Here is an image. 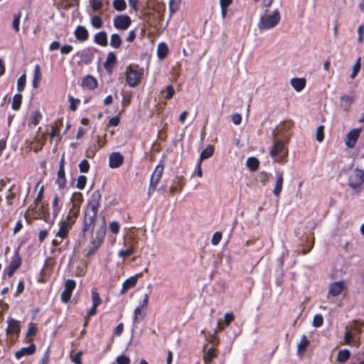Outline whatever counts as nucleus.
<instances>
[{"mask_svg": "<svg viewBox=\"0 0 364 364\" xmlns=\"http://www.w3.org/2000/svg\"><path fill=\"white\" fill-rule=\"evenodd\" d=\"M181 0H169V9L171 12L176 11L178 9Z\"/></svg>", "mask_w": 364, "mask_h": 364, "instance_id": "0e129e2a", "label": "nucleus"}, {"mask_svg": "<svg viewBox=\"0 0 364 364\" xmlns=\"http://www.w3.org/2000/svg\"><path fill=\"white\" fill-rule=\"evenodd\" d=\"M49 358H50V351L48 349L43 354V355L41 358V360L39 361L38 364H49Z\"/></svg>", "mask_w": 364, "mask_h": 364, "instance_id": "774afa93", "label": "nucleus"}, {"mask_svg": "<svg viewBox=\"0 0 364 364\" xmlns=\"http://www.w3.org/2000/svg\"><path fill=\"white\" fill-rule=\"evenodd\" d=\"M95 51V50L91 48H86L82 50L80 58L85 64H89L92 61Z\"/></svg>", "mask_w": 364, "mask_h": 364, "instance_id": "c756f323", "label": "nucleus"}, {"mask_svg": "<svg viewBox=\"0 0 364 364\" xmlns=\"http://www.w3.org/2000/svg\"><path fill=\"white\" fill-rule=\"evenodd\" d=\"M141 274L132 276L127 279L122 284L120 294H124L129 289L134 287L138 282V278Z\"/></svg>", "mask_w": 364, "mask_h": 364, "instance_id": "f3484780", "label": "nucleus"}, {"mask_svg": "<svg viewBox=\"0 0 364 364\" xmlns=\"http://www.w3.org/2000/svg\"><path fill=\"white\" fill-rule=\"evenodd\" d=\"M7 323L8 326L6 329V332L8 335H18L20 333L21 326L19 321L11 317H9L7 319Z\"/></svg>", "mask_w": 364, "mask_h": 364, "instance_id": "2eb2a0df", "label": "nucleus"}, {"mask_svg": "<svg viewBox=\"0 0 364 364\" xmlns=\"http://www.w3.org/2000/svg\"><path fill=\"white\" fill-rule=\"evenodd\" d=\"M124 163V156L120 152H112L109 156V166L112 168H117Z\"/></svg>", "mask_w": 364, "mask_h": 364, "instance_id": "4468645a", "label": "nucleus"}, {"mask_svg": "<svg viewBox=\"0 0 364 364\" xmlns=\"http://www.w3.org/2000/svg\"><path fill=\"white\" fill-rule=\"evenodd\" d=\"M364 182V171L356 168L349 176L348 185L353 188L360 187Z\"/></svg>", "mask_w": 364, "mask_h": 364, "instance_id": "6e6552de", "label": "nucleus"}, {"mask_svg": "<svg viewBox=\"0 0 364 364\" xmlns=\"http://www.w3.org/2000/svg\"><path fill=\"white\" fill-rule=\"evenodd\" d=\"M63 126V119H58L55 121V124L51 128L50 137L54 138L56 134L60 132V127Z\"/></svg>", "mask_w": 364, "mask_h": 364, "instance_id": "c03bdc74", "label": "nucleus"}, {"mask_svg": "<svg viewBox=\"0 0 364 364\" xmlns=\"http://www.w3.org/2000/svg\"><path fill=\"white\" fill-rule=\"evenodd\" d=\"M214 154V146L212 145H208L205 149H203L200 154L199 160L200 161H202L205 159H207L210 157H211Z\"/></svg>", "mask_w": 364, "mask_h": 364, "instance_id": "4c0bfd02", "label": "nucleus"}, {"mask_svg": "<svg viewBox=\"0 0 364 364\" xmlns=\"http://www.w3.org/2000/svg\"><path fill=\"white\" fill-rule=\"evenodd\" d=\"M73 225L69 222H65L63 220L59 223V229L55 233V237H60L62 239H67Z\"/></svg>", "mask_w": 364, "mask_h": 364, "instance_id": "ddd939ff", "label": "nucleus"}, {"mask_svg": "<svg viewBox=\"0 0 364 364\" xmlns=\"http://www.w3.org/2000/svg\"><path fill=\"white\" fill-rule=\"evenodd\" d=\"M68 101L70 102V109L73 112L76 111L80 104V100L78 98H74L71 95H68Z\"/></svg>", "mask_w": 364, "mask_h": 364, "instance_id": "8fccbe9b", "label": "nucleus"}, {"mask_svg": "<svg viewBox=\"0 0 364 364\" xmlns=\"http://www.w3.org/2000/svg\"><path fill=\"white\" fill-rule=\"evenodd\" d=\"M290 84L296 92H301L306 86V79L298 77L292 78L290 80Z\"/></svg>", "mask_w": 364, "mask_h": 364, "instance_id": "7c9ffc66", "label": "nucleus"}, {"mask_svg": "<svg viewBox=\"0 0 364 364\" xmlns=\"http://www.w3.org/2000/svg\"><path fill=\"white\" fill-rule=\"evenodd\" d=\"M284 151V143L282 141H277L274 146H272L269 154L274 159V161L278 162H282L283 161V158L285 154Z\"/></svg>", "mask_w": 364, "mask_h": 364, "instance_id": "9b49d317", "label": "nucleus"}, {"mask_svg": "<svg viewBox=\"0 0 364 364\" xmlns=\"http://www.w3.org/2000/svg\"><path fill=\"white\" fill-rule=\"evenodd\" d=\"M132 93L131 92H126L122 93V112H123L132 102Z\"/></svg>", "mask_w": 364, "mask_h": 364, "instance_id": "ea45409f", "label": "nucleus"}, {"mask_svg": "<svg viewBox=\"0 0 364 364\" xmlns=\"http://www.w3.org/2000/svg\"><path fill=\"white\" fill-rule=\"evenodd\" d=\"M26 75L24 73L17 80V90L19 92L23 91L26 87Z\"/></svg>", "mask_w": 364, "mask_h": 364, "instance_id": "3c124183", "label": "nucleus"}, {"mask_svg": "<svg viewBox=\"0 0 364 364\" xmlns=\"http://www.w3.org/2000/svg\"><path fill=\"white\" fill-rule=\"evenodd\" d=\"M116 362L117 364H129L130 359L126 355H119L117 358Z\"/></svg>", "mask_w": 364, "mask_h": 364, "instance_id": "69168bd1", "label": "nucleus"}, {"mask_svg": "<svg viewBox=\"0 0 364 364\" xmlns=\"http://www.w3.org/2000/svg\"><path fill=\"white\" fill-rule=\"evenodd\" d=\"M132 20L128 15H117L113 18L114 27L117 30H127L131 25Z\"/></svg>", "mask_w": 364, "mask_h": 364, "instance_id": "9d476101", "label": "nucleus"}, {"mask_svg": "<svg viewBox=\"0 0 364 364\" xmlns=\"http://www.w3.org/2000/svg\"><path fill=\"white\" fill-rule=\"evenodd\" d=\"M86 183L87 177L84 175H80L77 178L76 187L82 190L85 187Z\"/></svg>", "mask_w": 364, "mask_h": 364, "instance_id": "bf43d9fd", "label": "nucleus"}, {"mask_svg": "<svg viewBox=\"0 0 364 364\" xmlns=\"http://www.w3.org/2000/svg\"><path fill=\"white\" fill-rule=\"evenodd\" d=\"M91 23L95 28H100L103 25L102 20L99 16H93L91 18Z\"/></svg>", "mask_w": 364, "mask_h": 364, "instance_id": "5fc2aeb1", "label": "nucleus"}, {"mask_svg": "<svg viewBox=\"0 0 364 364\" xmlns=\"http://www.w3.org/2000/svg\"><path fill=\"white\" fill-rule=\"evenodd\" d=\"M117 63V57L116 55L113 52H109L107 54V59L104 63V68L108 72L111 73L112 71L114 65Z\"/></svg>", "mask_w": 364, "mask_h": 364, "instance_id": "bb28decb", "label": "nucleus"}, {"mask_svg": "<svg viewBox=\"0 0 364 364\" xmlns=\"http://www.w3.org/2000/svg\"><path fill=\"white\" fill-rule=\"evenodd\" d=\"M21 18V12H18L14 14V18L12 21V28L14 31L18 33L20 31V20Z\"/></svg>", "mask_w": 364, "mask_h": 364, "instance_id": "a18cd8bd", "label": "nucleus"}, {"mask_svg": "<svg viewBox=\"0 0 364 364\" xmlns=\"http://www.w3.org/2000/svg\"><path fill=\"white\" fill-rule=\"evenodd\" d=\"M72 205L78 207L80 209L82 203L83 202V196L80 192H75L71 197Z\"/></svg>", "mask_w": 364, "mask_h": 364, "instance_id": "58836bf2", "label": "nucleus"}, {"mask_svg": "<svg viewBox=\"0 0 364 364\" xmlns=\"http://www.w3.org/2000/svg\"><path fill=\"white\" fill-rule=\"evenodd\" d=\"M168 53V48L166 43H160L157 47V55L161 60L164 59Z\"/></svg>", "mask_w": 364, "mask_h": 364, "instance_id": "e433bc0d", "label": "nucleus"}, {"mask_svg": "<svg viewBox=\"0 0 364 364\" xmlns=\"http://www.w3.org/2000/svg\"><path fill=\"white\" fill-rule=\"evenodd\" d=\"M246 165L251 171H254L258 169L259 162L257 158L250 157L247 159Z\"/></svg>", "mask_w": 364, "mask_h": 364, "instance_id": "37998d69", "label": "nucleus"}, {"mask_svg": "<svg viewBox=\"0 0 364 364\" xmlns=\"http://www.w3.org/2000/svg\"><path fill=\"white\" fill-rule=\"evenodd\" d=\"M65 289L60 294L62 302L67 304L70 301L73 290L76 287V282L73 279H68L65 282Z\"/></svg>", "mask_w": 364, "mask_h": 364, "instance_id": "1a4fd4ad", "label": "nucleus"}, {"mask_svg": "<svg viewBox=\"0 0 364 364\" xmlns=\"http://www.w3.org/2000/svg\"><path fill=\"white\" fill-rule=\"evenodd\" d=\"M113 8L117 11H124L127 9V4L124 0H114Z\"/></svg>", "mask_w": 364, "mask_h": 364, "instance_id": "de8ad7c7", "label": "nucleus"}, {"mask_svg": "<svg viewBox=\"0 0 364 364\" xmlns=\"http://www.w3.org/2000/svg\"><path fill=\"white\" fill-rule=\"evenodd\" d=\"M122 39L119 34L113 33L110 38V46L114 48H119L122 45Z\"/></svg>", "mask_w": 364, "mask_h": 364, "instance_id": "79ce46f5", "label": "nucleus"}, {"mask_svg": "<svg viewBox=\"0 0 364 364\" xmlns=\"http://www.w3.org/2000/svg\"><path fill=\"white\" fill-rule=\"evenodd\" d=\"M310 341L306 335H303L299 343L297 344L296 354L299 358H303L307 347L309 346Z\"/></svg>", "mask_w": 364, "mask_h": 364, "instance_id": "4be33fe9", "label": "nucleus"}, {"mask_svg": "<svg viewBox=\"0 0 364 364\" xmlns=\"http://www.w3.org/2000/svg\"><path fill=\"white\" fill-rule=\"evenodd\" d=\"M223 237V234L221 232H215L211 239V243L213 245H218Z\"/></svg>", "mask_w": 364, "mask_h": 364, "instance_id": "052dcab7", "label": "nucleus"}, {"mask_svg": "<svg viewBox=\"0 0 364 364\" xmlns=\"http://www.w3.org/2000/svg\"><path fill=\"white\" fill-rule=\"evenodd\" d=\"M271 177H272L271 173H267L265 171H262L259 175V182L263 186H265L269 182Z\"/></svg>", "mask_w": 364, "mask_h": 364, "instance_id": "603ef678", "label": "nucleus"}, {"mask_svg": "<svg viewBox=\"0 0 364 364\" xmlns=\"http://www.w3.org/2000/svg\"><path fill=\"white\" fill-rule=\"evenodd\" d=\"M21 193V186L14 183L8 189L6 200L8 205L11 206L16 200H19Z\"/></svg>", "mask_w": 364, "mask_h": 364, "instance_id": "39448f33", "label": "nucleus"}, {"mask_svg": "<svg viewBox=\"0 0 364 364\" xmlns=\"http://www.w3.org/2000/svg\"><path fill=\"white\" fill-rule=\"evenodd\" d=\"M281 16L278 9H275L271 14L262 16L257 23L261 31L274 28L280 21Z\"/></svg>", "mask_w": 364, "mask_h": 364, "instance_id": "f03ea898", "label": "nucleus"}, {"mask_svg": "<svg viewBox=\"0 0 364 364\" xmlns=\"http://www.w3.org/2000/svg\"><path fill=\"white\" fill-rule=\"evenodd\" d=\"M36 345L34 343H31L27 347H23L15 353V358L17 360H20L21 358L26 355H33L36 352Z\"/></svg>", "mask_w": 364, "mask_h": 364, "instance_id": "412c9836", "label": "nucleus"}, {"mask_svg": "<svg viewBox=\"0 0 364 364\" xmlns=\"http://www.w3.org/2000/svg\"><path fill=\"white\" fill-rule=\"evenodd\" d=\"M185 185V180L182 176H176L170 186L169 191L173 195L175 193H180L182 191Z\"/></svg>", "mask_w": 364, "mask_h": 364, "instance_id": "aec40b11", "label": "nucleus"}, {"mask_svg": "<svg viewBox=\"0 0 364 364\" xmlns=\"http://www.w3.org/2000/svg\"><path fill=\"white\" fill-rule=\"evenodd\" d=\"M22 99L23 96L20 93H17L14 96L11 105V108L14 110L18 111L20 109L22 104Z\"/></svg>", "mask_w": 364, "mask_h": 364, "instance_id": "a19ab883", "label": "nucleus"}, {"mask_svg": "<svg viewBox=\"0 0 364 364\" xmlns=\"http://www.w3.org/2000/svg\"><path fill=\"white\" fill-rule=\"evenodd\" d=\"M79 4V0H60L56 3V7L58 9L68 10L71 7L77 6Z\"/></svg>", "mask_w": 364, "mask_h": 364, "instance_id": "c85d7f7f", "label": "nucleus"}, {"mask_svg": "<svg viewBox=\"0 0 364 364\" xmlns=\"http://www.w3.org/2000/svg\"><path fill=\"white\" fill-rule=\"evenodd\" d=\"M65 156L63 155L59 161V167L57 172V178L55 183L58 185L59 189H64L67 184V179L65 178Z\"/></svg>", "mask_w": 364, "mask_h": 364, "instance_id": "423d86ee", "label": "nucleus"}, {"mask_svg": "<svg viewBox=\"0 0 364 364\" xmlns=\"http://www.w3.org/2000/svg\"><path fill=\"white\" fill-rule=\"evenodd\" d=\"M94 41L95 43L101 46H107V36L105 31H100L95 34L94 38Z\"/></svg>", "mask_w": 364, "mask_h": 364, "instance_id": "72a5a7b5", "label": "nucleus"}, {"mask_svg": "<svg viewBox=\"0 0 364 364\" xmlns=\"http://www.w3.org/2000/svg\"><path fill=\"white\" fill-rule=\"evenodd\" d=\"M90 167V164L87 159H83L79 164V169L81 173H87Z\"/></svg>", "mask_w": 364, "mask_h": 364, "instance_id": "13d9d810", "label": "nucleus"}, {"mask_svg": "<svg viewBox=\"0 0 364 364\" xmlns=\"http://www.w3.org/2000/svg\"><path fill=\"white\" fill-rule=\"evenodd\" d=\"M81 86L90 90H93L97 87L98 82L95 77L92 75H87L82 79Z\"/></svg>", "mask_w": 364, "mask_h": 364, "instance_id": "b1692460", "label": "nucleus"}, {"mask_svg": "<svg viewBox=\"0 0 364 364\" xmlns=\"http://www.w3.org/2000/svg\"><path fill=\"white\" fill-rule=\"evenodd\" d=\"M42 119V114L39 111H34L30 117V122L33 125H38Z\"/></svg>", "mask_w": 364, "mask_h": 364, "instance_id": "09e8293b", "label": "nucleus"}, {"mask_svg": "<svg viewBox=\"0 0 364 364\" xmlns=\"http://www.w3.org/2000/svg\"><path fill=\"white\" fill-rule=\"evenodd\" d=\"M283 183H284V177H283L282 172H277V181H276L274 188L273 189V194L276 197H279L280 196L281 192L282 191Z\"/></svg>", "mask_w": 364, "mask_h": 364, "instance_id": "cd10ccee", "label": "nucleus"}, {"mask_svg": "<svg viewBox=\"0 0 364 364\" xmlns=\"http://www.w3.org/2000/svg\"><path fill=\"white\" fill-rule=\"evenodd\" d=\"M164 170V165L161 161L155 168L151 175L150 183L148 188V196H151L156 189V186L161 179Z\"/></svg>", "mask_w": 364, "mask_h": 364, "instance_id": "20e7f679", "label": "nucleus"}, {"mask_svg": "<svg viewBox=\"0 0 364 364\" xmlns=\"http://www.w3.org/2000/svg\"><path fill=\"white\" fill-rule=\"evenodd\" d=\"M74 36L79 41L84 42L88 39L89 33L85 27L78 26L74 31Z\"/></svg>", "mask_w": 364, "mask_h": 364, "instance_id": "393cba45", "label": "nucleus"}, {"mask_svg": "<svg viewBox=\"0 0 364 364\" xmlns=\"http://www.w3.org/2000/svg\"><path fill=\"white\" fill-rule=\"evenodd\" d=\"M91 298L92 305L99 306L102 304V299L96 288H92L91 291Z\"/></svg>", "mask_w": 364, "mask_h": 364, "instance_id": "49530a36", "label": "nucleus"}, {"mask_svg": "<svg viewBox=\"0 0 364 364\" xmlns=\"http://www.w3.org/2000/svg\"><path fill=\"white\" fill-rule=\"evenodd\" d=\"M350 357V352L348 349H343L338 351L336 360L340 363H346Z\"/></svg>", "mask_w": 364, "mask_h": 364, "instance_id": "c9c22d12", "label": "nucleus"}, {"mask_svg": "<svg viewBox=\"0 0 364 364\" xmlns=\"http://www.w3.org/2000/svg\"><path fill=\"white\" fill-rule=\"evenodd\" d=\"M129 240H130V241L128 242L129 245V248L127 250H120L118 252V255L119 257L125 258L127 257L132 255L133 253H134L135 248L137 245L138 241L136 238H134L133 237H129Z\"/></svg>", "mask_w": 364, "mask_h": 364, "instance_id": "a211bd4d", "label": "nucleus"}, {"mask_svg": "<svg viewBox=\"0 0 364 364\" xmlns=\"http://www.w3.org/2000/svg\"><path fill=\"white\" fill-rule=\"evenodd\" d=\"M324 126L320 125L316 130V139L318 142H322L324 139Z\"/></svg>", "mask_w": 364, "mask_h": 364, "instance_id": "4d7b16f0", "label": "nucleus"}, {"mask_svg": "<svg viewBox=\"0 0 364 364\" xmlns=\"http://www.w3.org/2000/svg\"><path fill=\"white\" fill-rule=\"evenodd\" d=\"M120 225L117 221H112L109 224V230L114 234H118Z\"/></svg>", "mask_w": 364, "mask_h": 364, "instance_id": "680f3d73", "label": "nucleus"}, {"mask_svg": "<svg viewBox=\"0 0 364 364\" xmlns=\"http://www.w3.org/2000/svg\"><path fill=\"white\" fill-rule=\"evenodd\" d=\"M63 204L60 203V198L58 195H55L52 202L53 215L56 217L60 212Z\"/></svg>", "mask_w": 364, "mask_h": 364, "instance_id": "f704fd0d", "label": "nucleus"}, {"mask_svg": "<svg viewBox=\"0 0 364 364\" xmlns=\"http://www.w3.org/2000/svg\"><path fill=\"white\" fill-rule=\"evenodd\" d=\"M294 127V122L292 120H286L282 124V129L284 131H289Z\"/></svg>", "mask_w": 364, "mask_h": 364, "instance_id": "338daca9", "label": "nucleus"}, {"mask_svg": "<svg viewBox=\"0 0 364 364\" xmlns=\"http://www.w3.org/2000/svg\"><path fill=\"white\" fill-rule=\"evenodd\" d=\"M323 323V318L321 314H316L313 318L312 326L318 328L321 327Z\"/></svg>", "mask_w": 364, "mask_h": 364, "instance_id": "864d4df0", "label": "nucleus"}, {"mask_svg": "<svg viewBox=\"0 0 364 364\" xmlns=\"http://www.w3.org/2000/svg\"><path fill=\"white\" fill-rule=\"evenodd\" d=\"M126 82L132 87H134L141 82L144 75L143 69L138 65H129L126 69Z\"/></svg>", "mask_w": 364, "mask_h": 364, "instance_id": "7ed1b4c3", "label": "nucleus"}, {"mask_svg": "<svg viewBox=\"0 0 364 364\" xmlns=\"http://www.w3.org/2000/svg\"><path fill=\"white\" fill-rule=\"evenodd\" d=\"M346 285L343 281L333 282L330 284L328 294L332 296H338L345 289Z\"/></svg>", "mask_w": 364, "mask_h": 364, "instance_id": "dca6fc26", "label": "nucleus"}, {"mask_svg": "<svg viewBox=\"0 0 364 364\" xmlns=\"http://www.w3.org/2000/svg\"><path fill=\"white\" fill-rule=\"evenodd\" d=\"M361 129H353L350 130L346 135L345 139V144L349 149L355 147V144L360 136Z\"/></svg>", "mask_w": 364, "mask_h": 364, "instance_id": "f8f14e48", "label": "nucleus"}, {"mask_svg": "<svg viewBox=\"0 0 364 364\" xmlns=\"http://www.w3.org/2000/svg\"><path fill=\"white\" fill-rule=\"evenodd\" d=\"M80 211V209L78 207H75L72 205L65 218L63 220L65 222L70 223V225L73 226L76 222L77 218L79 216Z\"/></svg>", "mask_w": 364, "mask_h": 364, "instance_id": "5701e85b", "label": "nucleus"}, {"mask_svg": "<svg viewBox=\"0 0 364 364\" xmlns=\"http://www.w3.org/2000/svg\"><path fill=\"white\" fill-rule=\"evenodd\" d=\"M46 143V136L44 134H37L32 141H31V149L35 152L41 151Z\"/></svg>", "mask_w": 364, "mask_h": 364, "instance_id": "6ab92c4d", "label": "nucleus"}, {"mask_svg": "<svg viewBox=\"0 0 364 364\" xmlns=\"http://www.w3.org/2000/svg\"><path fill=\"white\" fill-rule=\"evenodd\" d=\"M22 263V259L20 256L18 250L14 252V255L11 257V260L8 267L5 269V272L7 275L11 277L14 275L16 269H18Z\"/></svg>", "mask_w": 364, "mask_h": 364, "instance_id": "0eeeda50", "label": "nucleus"}, {"mask_svg": "<svg viewBox=\"0 0 364 364\" xmlns=\"http://www.w3.org/2000/svg\"><path fill=\"white\" fill-rule=\"evenodd\" d=\"M360 70V58H358V59L355 63V64L353 67V71L350 75V78L354 79L358 75Z\"/></svg>", "mask_w": 364, "mask_h": 364, "instance_id": "6e6d98bb", "label": "nucleus"}, {"mask_svg": "<svg viewBox=\"0 0 364 364\" xmlns=\"http://www.w3.org/2000/svg\"><path fill=\"white\" fill-rule=\"evenodd\" d=\"M174 89L172 85H168L166 86V95H165V99L166 100H170L173 97V95H174Z\"/></svg>", "mask_w": 364, "mask_h": 364, "instance_id": "e2e57ef3", "label": "nucleus"}, {"mask_svg": "<svg viewBox=\"0 0 364 364\" xmlns=\"http://www.w3.org/2000/svg\"><path fill=\"white\" fill-rule=\"evenodd\" d=\"M102 195L100 190L93 191L83 210L81 233L85 236L90 234V246L87 257L94 255L105 240L107 226L105 220L95 230Z\"/></svg>", "mask_w": 364, "mask_h": 364, "instance_id": "f257e3e1", "label": "nucleus"}, {"mask_svg": "<svg viewBox=\"0 0 364 364\" xmlns=\"http://www.w3.org/2000/svg\"><path fill=\"white\" fill-rule=\"evenodd\" d=\"M146 316V310L136 307L134 311L133 323H139L142 321Z\"/></svg>", "mask_w": 364, "mask_h": 364, "instance_id": "2f4dec72", "label": "nucleus"}, {"mask_svg": "<svg viewBox=\"0 0 364 364\" xmlns=\"http://www.w3.org/2000/svg\"><path fill=\"white\" fill-rule=\"evenodd\" d=\"M218 350L214 347L210 348L207 351L204 352L203 360L204 364H211L213 360L218 357Z\"/></svg>", "mask_w": 364, "mask_h": 364, "instance_id": "a878e982", "label": "nucleus"}, {"mask_svg": "<svg viewBox=\"0 0 364 364\" xmlns=\"http://www.w3.org/2000/svg\"><path fill=\"white\" fill-rule=\"evenodd\" d=\"M41 67L39 65H36L33 70V76L32 80V85L34 88H38L40 81L41 80Z\"/></svg>", "mask_w": 364, "mask_h": 364, "instance_id": "473e14b6", "label": "nucleus"}]
</instances>
